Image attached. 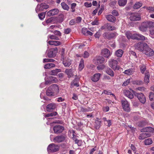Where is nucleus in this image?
I'll use <instances>...</instances> for the list:
<instances>
[{"mask_svg": "<svg viewBox=\"0 0 154 154\" xmlns=\"http://www.w3.org/2000/svg\"><path fill=\"white\" fill-rule=\"evenodd\" d=\"M154 26V23L150 21H147L143 22L139 26V29L142 32H146L147 28Z\"/></svg>", "mask_w": 154, "mask_h": 154, "instance_id": "f257e3e1", "label": "nucleus"}, {"mask_svg": "<svg viewBox=\"0 0 154 154\" xmlns=\"http://www.w3.org/2000/svg\"><path fill=\"white\" fill-rule=\"evenodd\" d=\"M117 64V61L114 59H111L109 61V66L114 70L119 69V67L118 66Z\"/></svg>", "mask_w": 154, "mask_h": 154, "instance_id": "f03ea898", "label": "nucleus"}, {"mask_svg": "<svg viewBox=\"0 0 154 154\" xmlns=\"http://www.w3.org/2000/svg\"><path fill=\"white\" fill-rule=\"evenodd\" d=\"M147 47V44L146 43L141 42L137 43L135 48L143 52L146 47Z\"/></svg>", "mask_w": 154, "mask_h": 154, "instance_id": "7ed1b4c3", "label": "nucleus"}, {"mask_svg": "<svg viewBox=\"0 0 154 154\" xmlns=\"http://www.w3.org/2000/svg\"><path fill=\"white\" fill-rule=\"evenodd\" d=\"M49 8V6L45 3H42L37 5L35 8V11L38 13L39 11H42L47 9Z\"/></svg>", "mask_w": 154, "mask_h": 154, "instance_id": "20e7f679", "label": "nucleus"}, {"mask_svg": "<svg viewBox=\"0 0 154 154\" xmlns=\"http://www.w3.org/2000/svg\"><path fill=\"white\" fill-rule=\"evenodd\" d=\"M104 58L100 56H97L93 60V62L96 65L102 63L104 62Z\"/></svg>", "mask_w": 154, "mask_h": 154, "instance_id": "39448f33", "label": "nucleus"}, {"mask_svg": "<svg viewBox=\"0 0 154 154\" xmlns=\"http://www.w3.org/2000/svg\"><path fill=\"white\" fill-rule=\"evenodd\" d=\"M148 57L153 56L154 54V51L153 49L149 48L147 45V47H146L143 52Z\"/></svg>", "mask_w": 154, "mask_h": 154, "instance_id": "423d86ee", "label": "nucleus"}, {"mask_svg": "<svg viewBox=\"0 0 154 154\" xmlns=\"http://www.w3.org/2000/svg\"><path fill=\"white\" fill-rule=\"evenodd\" d=\"M59 150V147L57 145L54 144H50L48 147V150L51 152H56Z\"/></svg>", "mask_w": 154, "mask_h": 154, "instance_id": "0eeeda50", "label": "nucleus"}, {"mask_svg": "<svg viewBox=\"0 0 154 154\" xmlns=\"http://www.w3.org/2000/svg\"><path fill=\"white\" fill-rule=\"evenodd\" d=\"M101 54L103 57L108 58H109L111 55L110 51L107 48L102 49Z\"/></svg>", "mask_w": 154, "mask_h": 154, "instance_id": "6e6552de", "label": "nucleus"}, {"mask_svg": "<svg viewBox=\"0 0 154 154\" xmlns=\"http://www.w3.org/2000/svg\"><path fill=\"white\" fill-rule=\"evenodd\" d=\"M122 106L124 110L126 112L130 111V108L128 101L126 100H122L121 101Z\"/></svg>", "mask_w": 154, "mask_h": 154, "instance_id": "1a4fd4ad", "label": "nucleus"}, {"mask_svg": "<svg viewBox=\"0 0 154 154\" xmlns=\"http://www.w3.org/2000/svg\"><path fill=\"white\" fill-rule=\"evenodd\" d=\"M136 95L140 102L143 103H145L146 101V97L143 93H137L136 95L135 94V96Z\"/></svg>", "mask_w": 154, "mask_h": 154, "instance_id": "9d476101", "label": "nucleus"}, {"mask_svg": "<svg viewBox=\"0 0 154 154\" xmlns=\"http://www.w3.org/2000/svg\"><path fill=\"white\" fill-rule=\"evenodd\" d=\"M57 52V48L51 49L48 51V55L49 57H54Z\"/></svg>", "mask_w": 154, "mask_h": 154, "instance_id": "9b49d317", "label": "nucleus"}, {"mask_svg": "<svg viewBox=\"0 0 154 154\" xmlns=\"http://www.w3.org/2000/svg\"><path fill=\"white\" fill-rule=\"evenodd\" d=\"M64 129V127L60 125H56L53 128L54 133L57 134L62 132Z\"/></svg>", "mask_w": 154, "mask_h": 154, "instance_id": "f8f14e48", "label": "nucleus"}, {"mask_svg": "<svg viewBox=\"0 0 154 154\" xmlns=\"http://www.w3.org/2000/svg\"><path fill=\"white\" fill-rule=\"evenodd\" d=\"M53 92L55 95H57L59 93V87L56 84H53L50 87Z\"/></svg>", "mask_w": 154, "mask_h": 154, "instance_id": "ddd939ff", "label": "nucleus"}, {"mask_svg": "<svg viewBox=\"0 0 154 154\" xmlns=\"http://www.w3.org/2000/svg\"><path fill=\"white\" fill-rule=\"evenodd\" d=\"M59 11L57 9H54L50 10L47 12V15L51 17L59 13Z\"/></svg>", "mask_w": 154, "mask_h": 154, "instance_id": "4468645a", "label": "nucleus"}, {"mask_svg": "<svg viewBox=\"0 0 154 154\" xmlns=\"http://www.w3.org/2000/svg\"><path fill=\"white\" fill-rule=\"evenodd\" d=\"M103 36L105 38L109 39L115 37L116 34L113 33L105 32L103 34Z\"/></svg>", "mask_w": 154, "mask_h": 154, "instance_id": "2eb2a0df", "label": "nucleus"}, {"mask_svg": "<svg viewBox=\"0 0 154 154\" xmlns=\"http://www.w3.org/2000/svg\"><path fill=\"white\" fill-rule=\"evenodd\" d=\"M65 139V137L64 136H58L54 138V141L55 142L60 143L63 141Z\"/></svg>", "mask_w": 154, "mask_h": 154, "instance_id": "dca6fc26", "label": "nucleus"}, {"mask_svg": "<svg viewBox=\"0 0 154 154\" xmlns=\"http://www.w3.org/2000/svg\"><path fill=\"white\" fill-rule=\"evenodd\" d=\"M125 35L128 39H135L134 33V32L130 31H127L125 33Z\"/></svg>", "mask_w": 154, "mask_h": 154, "instance_id": "f3484780", "label": "nucleus"}, {"mask_svg": "<svg viewBox=\"0 0 154 154\" xmlns=\"http://www.w3.org/2000/svg\"><path fill=\"white\" fill-rule=\"evenodd\" d=\"M101 75V74L99 73L95 74L91 77V79L93 82H97L99 80Z\"/></svg>", "mask_w": 154, "mask_h": 154, "instance_id": "a211bd4d", "label": "nucleus"}, {"mask_svg": "<svg viewBox=\"0 0 154 154\" xmlns=\"http://www.w3.org/2000/svg\"><path fill=\"white\" fill-rule=\"evenodd\" d=\"M151 134L148 132L144 133L141 134L139 136V139L140 140H143L145 138L149 137Z\"/></svg>", "mask_w": 154, "mask_h": 154, "instance_id": "6ab92c4d", "label": "nucleus"}, {"mask_svg": "<svg viewBox=\"0 0 154 154\" xmlns=\"http://www.w3.org/2000/svg\"><path fill=\"white\" fill-rule=\"evenodd\" d=\"M123 93L125 96L130 99H132L134 98L133 94L129 90H123Z\"/></svg>", "mask_w": 154, "mask_h": 154, "instance_id": "aec40b11", "label": "nucleus"}, {"mask_svg": "<svg viewBox=\"0 0 154 154\" xmlns=\"http://www.w3.org/2000/svg\"><path fill=\"white\" fill-rule=\"evenodd\" d=\"M142 132H154V128L151 127H147L144 128L141 130Z\"/></svg>", "mask_w": 154, "mask_h": 154, "instance_id": "412c9836", "label": "nucleus"}, {"mask_svg": "<svg viewBox=\"0 0 154 154\" xmlns=\"http://www.w3.org/2000/svg\"><path fill=\"white\" fill-rule=\"evenodd\" d=\"M150 74L149 72L145 73L144 81L145 84H147L149 82Z\"/></svg>", "mask_w": 154, "mask_h": 154, "instance_id": "4be33fe9", "label": "nucleus"}, {"mask_svg": "<svg viewBox=\"0 0 154 154\" xmlns=\"http://www.w3.org/2000/svg\"><path fill=\"white\" fill-rule=\"evenodd\" d=\"M106 18L108 20L111 22H114L116 20V18L111 15H107Z\"/></svg>", "mask_w": 154, "mask_h": 154, "instance_id": "5701e85b", "label": "nucleus"}, {"mask_svg": "<svg viewBox=\"0 0 154 154\" xmlns=\"http://www.w3.org/2000/svg\"><path fill=\"white\" fill-rule=\"evenodd\" d=\"M65 72L68 75V76L69 78L71 77L73 75V72L71 69H66Z\"/></svg>", "mask_w": 154, "mask_h": 154, "instance_id": "b1692460", "label": "nucleus"}, {"mask_svg": "<svg viewBox=\"0 0 154 154\" xmlns=\"http://www.w3.org/2000/svg\"><path fill=\"white\" fill-rule=\"evenodd\" d=\"M56 107V105L54 103L49 104L47 106V109L48 111H50L51 109H54Z\"/></svg>", "mask_w": 154, "mask_h": 154, "instance_id": "393cba45", "label": "nucleus"}, {"mask_svg": "<svg viewBox=\"0 0 154 154\" xmlns=\"http://www.w3.org/2000/svg\"><path fill=\"white\" fill-rule=\"evenodd\" d=\"M123 53V51L121 49H119L115 53V55L118 57H122Z\"/></svg>", "mask_w": 154, "mask_h": 154, "instance_id": "a878e982", "label": "nucleus"}, {"mask_svg": "<svg viewBox=\"0 0 154 154\" xmlns=\"http://www.w3.org/2000/svg\"><path fill=\"white\" fill-rule=\"evenodd\" d=\"M63 63L65 66L68 67L71 64V61L70 59H66L63 60Z\"/></svg>", "mask_w": 154, "mask_h": 154, "instance_id": "bb28decb", "label": "nucleus"}, {"mask_svg": "<svg viewBox=\"0 0 154 154\" xmlns=\"http://www.w3.org/2000/svg\"><path fill=\"white\" fill-rule=\"evenodd\" d=\"M61 72V69H55L51 70L50 72V74L51 75H56L58 73Z\"/></svg>", "mask_w": 154, "mask_h": 154, "instance_id": "cd10ccee", "label": "nucleus"}, {"mask_svg": "<svg viewBox=\"0 0 154 154\" xmlns=\"http://www.w3.org/2000/svg\"><path fill=\"white\" fill-rule=\"evenodd\" d=\"M46 93L47 95L48 96H55L50 87L47 90Z\"/></svg>", "mask_w": 154, "mask_h": 154, "instance_id": "c85d7f7f", "label": "nucleus"}, {"mask_svg": "<svg viewBox=\"0 0 154 154\" xmlns=\"http://www.w3.org/2000/svg\"><path fill=\"white\" fill-rule=\"evenodd\" d=\"M47 79L50 80L52 83H56L58 82V79L54 76H50Z\"/></svg>", "mask_w": 154, "mask_h": 154, "instance_id": "c756f323", "label": "nucleus"}, {"mask_svg": "<svg viewBox=\"0 0 154 154\" xmlns=\"http://www.w3.org/2000/svg\"><path fill=\"white\" fill-rule=\"evenodd\" d=\"M48 44L50 45L58 46L60 45V42L58 41H50L48 42Z\"/></svg>", "mask_w": 154, "mask_h": 154, "instance_id": "7c9ffc66", "label": "nucleus"}, {"mask_svg": "<svg viewBox=\"0 0 154 154\" xmlns=\"http://www.w3.org/2000/svg\"><path fill=\"white\" fill-rule=\"evenodd\" d=\"M84 60L83 59H81L80 62L79 66V71H81L84 68Z\"/></svg>", "mask_w": 154, "mask_h": 154, "instance_id": "2f4dec72", "label": "nucleus"}, {"mask_svg": "<svg viewBox=\"0 0 154 154\" xmlns=\"http://www.w3.org/2000/svg\"><path fill=\"white\" fill-rule=\"evenodd\" d=\"M104 26L106 27L107 29L109 30L112 31L116 29V28L115 26H111L109 24H106L104 25Z\"/></svg>", "mask_w": 154, "mask_h": 154, "instance_id": "473e14b6", "label": "nucleus"}, {"mask_svg": "<svg viewBox=\"0 0 154 154\" xmlns=\"http://www.w3.org/2000/svg\"><path fill=\"white\" fill-rule=\"evenodd\" d=\"M72 139L74 140L75 143L77 144L78 146H80L82 145V142L81 140H78L75 138V137L74 135H73Z\"/></svg>", "mask_w": 154, "mask_h": 154, "instance_id": "72a5a7b5", "label": "nucleus"}, {"mask_svg": "<svg viewBox=\"0 0 154 154\" xmlns=\"http://www.w3.org/2000/svg\"><path fill=\"white\" fill-rule=\"evenodd\" d=\"M106 72L107 74L112 77H113L114 76V73L113 71L109 68L107 69Z\"/></svg>", "mask_w": 154, "mask_h": 154, "instance_id": "f704fd0d", "label": "nucleus"}, {"mask_svg": "<svg viewBox=\"0 0 154 154\" xmlns=\"http://www.w3.org/2000/svg\"><path fill=\"white\" fill-rule=\"evenodd\" d=\"M135 39L144 40L145 37L140 34H135Z\"/></svg>", "mask_w": 154, "mask_h": 154, "instance_id": "c9c22d12", "label": "nucleus"}, {"mask_svg": "<svg viewBox=\"0 0 154 154\" xmlns=\"http://www.w3.org/2000/svg\"><path fill=\"white\" fill-rule=\"evenodd\" d=\"M143 8H146L147 11L149 13H153L154 12V7L151 6L146 7L144 6Z\"/></svg>", "mask_w": 154, "mask_h": 154, "instance_id": "e433bc0d", "label": "nucleus"}, {"mask_svg": "<svg viewBox=\"0 0 154 154\" xmlns=\"http://www.w3.org/2000/svg\"><path fill=\"white\" fill-rule=\"evenodd\" d=\"M55 65L53 63H49L45 64L44 66L45 69H49L54 67Z\"/></svg>", "mask_w": 154, "mask_h": 154, "instance_id": "4c0bfd02", "label": "nucleus"}, {"mask_svg": "<svg viewBox=\"0 0 154 154\" xmlns=\"http://www.w3.org/2000/svg\"><path fill=\"white\" fill-rule=\"evenodd\" d=\"M145 144L146 145H149L152 143V141L151 139L148 138L144 140Z\"/></svg>", "mask_w": 154, "mask_h": 154, "instance_id": "58836bf2", "label": "nucleus"}, {"mask_svg": "<svg viewBox=\"0 0 154 154\" xmlns=\"http://www.w3.org/2000/svg\"><path fill=\"white\" fill-rule=\"evenodd\" d=\"M100 121L99 120H96L95 122V127L97 129H99L100 126L101 124Z\"/></svg>", "mask_w": 154, "mask_h": 154, "instance_id": "ea45409f", "label": "nucleus"}, {"mask_svg": "<svg viewBox=\"0 0 154 154\" xmlns=\"http://www.w3.org/2000/svg\"><path fill=\"white\" fill-rule=\"evenodd\" d=\"M61 5L62 8L65 10L68 11L69 10V7L68 6L65 2H62L61 3Z\"/></svg>", "mask_w": 154, "mask_h": 154, "instance_id": "a19ab883", "label": "nucleus"}, {"mask_svg": "<svg viewBox=\"0 0 154 154\" xmlns=\"http://www.w3.org/2000/svg\"><path fill=\"white\" fill-rule=\"evenodd\" d=\"M127 3V0H119L118 4L120 6H124Z\"/></svg>", "mask_w": 154, "mask_h": 154, "instance_id": "79ce46f5", "label": "nucleus"}, {"mask_svg": "<svg viewBox=\"0 0 154 154\" xmlns=\"http://www.w3.org/2000/svg\"><path fill=\"white\" fill-rule=\"evenodd\" d=\"M133 71L132 69H129L125 70L124 72L125 74L128 75H131L133 73Z\"/></svg>", "mask_w": 154, "mask_h": 154, "instance_id": "37998d69", "label": "nucleus"}, {"mask_svg": "<svg viewBox=\"0 0 154 154\" xmlns=\"http://www.w3.org/2000/svg\"><path fill=\"white\" fill-rule=\"evenodd\" d=\"M46 12H42L38 14L39 17L41 20H42L44 18L46 14Z\"/></svg>", "mask_w": 154, "mask_h": 154, "instance_id": "c03bdc74", "label": "nucleus"}, {"mask_svg": "<svg viewBox=\"0 0 154 154\" xmlns=\"http://www.w3.org/2000/svg\"><path fill=\"white\" fill-rule=\"evenodd\" d=\"M149 98L150 100H154V93L150 92L149 94Z\"/></svg>", "mask_w": 154, "mask_h": 154, "instance_id": "a18cd8bd", "label": "nucleus"}, {"mask_svg": "<svg viewBox=\"0 0 154 154\" xmlns=\"http://www.w3.org/2000/svg\"><path fill=\"white\" fill-rule=\"evenodd\" d=\"M57 114V113L56 112H54L52 113H50L48 114H47L45 116V117H48L50 116H55Z\"/></svg>", "mask_w": 154, "mask_h": 154, "instance_id": "49530a36", "label": "nucleus"}, {"mask_svg": "<svg viewBox=\"0 0 154 154\" xmlns=\"http://www.w3.org/2000/svg\"><path fill=\"white\" fill-rule=\"evenodd\" d=\"M73 86L76 87H79V86L78 82H77L75 80L72 83L71 85V88H72V87H73Z\"/></svg>", "mask_w": 154, "mask_h": 154, "instance_id": "de8ad7c7", "label": "nucleus"}, {"mask_svg": "<svg viewBox=\"0 0 154 154\" xmlns=\"http://www.w3.org/2000/svg\"><path fill=\"white\" fill-rule=\"evenodd\" d=\"M149 36L152 38H154V29L149 30Z\"/></svg>", "mask_w": 154, "mask_h": 154, "instance_id": "09e8293b", "label": "nucleus"}, {"mask_svg": "<svg viewBox=\"0 0 154 154\" xmlns=\"http://www.w3.org/2000/svg\"><path fill=\"white\" fill-rule=\"evenodd\" d=\"M141 18L140 15L139 13L135 14V21L141 20Z\"/></svg>", "mask_w": 154, "mask_h": 154, "instance_id": "8fccbe9b", "label": "nucleus"}, {"mask_svg": "<svg viewBox=\"0 0 154 154\" xmlns=\"http://www.w3.org/2000/svg\"><path fill=\"white\" fill-rule=\"evenodd\" d=\"M142 5V3L138 2L135 3V9H137L140 8Z\"/></svg>", "mask_w": 154, "mask_h": 154, "instance_id": "3c124183", "label": "nucleus"}, {"mask_svg": "<svg viewBox=\"0 0 154 154\" xmlns=\"http://www.w3.org/2000/svg\"><path fill=\"white\" fill-rule=\"evenodd\" d=\"M102 94L108 95H112L114 97H115V95L113 94H112L111 92L109 91L104 90Z\"/></svg>", "mask_w": 154, "mask_h": 154, "instance_id": "603ef678", "label": "nucleus"}, {"mask_svg": "<svg viewBox=\"0 0 154 154\" xmlns=\"http://www.w3.org/2000/svg\"><path fill=\"white\" fill-rule=\"evenodd\" d=\"M141 72L142 73H144L145 71H146V68L145 66H143L140 68Z\"/></svg>", "mask_w": 154, "mask_h": 154, "instance_id": "864d4df0", "label": "nucleus"}, {"mask_svg": "<svg viewBox=\"0 0 154 154\" xmlns=\"http://www.w3.org/2000/svg\"><path fill=\"white\" fill-rule=\"evenodd\" d=\"M76 5V4L75 3H73L71 4V8L72 9V11L74 12L75 11V8Z\"/></svg>", "mask_w": 154, "mask_h": 154, "instance_id": "5fc2aeb1", "label": "nucleus"}, {"mask_svg": "<svg viewBox=\"0 0 154 154\" xmlns=\"http://www.w3.org/2000/svg\"><path fill=\"white\" fill-rule=\"evenodd\" d=\"M80 110L81 111L83 112H88L90 111V109L81 107L80 108Z\"/></svg>", "mask_w": 154, "mask_h": 154, "instance_id": "6e6d98bb", "label": "nucleus"}, {"mask_svg": "<svg viewBox=\"0 0 154 154\" xmlns=\"http://www.w3.org/2000/svg\"><path fill=\"white\" fill-rule=\"evenodd\" d=\"M48 37L51 39H55L56 40H58L59 38L57 36L53 35H51L48 36Z\"/></svg>", "mask_w": 154, "mask_h": 154, "instance_id": "4d7b16f0", "label": "nucleus"}, {"mask_svg": "<svg viewBox=\"0 0 154 154\" xmlns=\"http://www.w3.org/2000/svg\"><path fill=\"white\" fill-rule=\"evenodd\" d=\"M130 82V79L127 80L126 81H125L123 83L122 86H126L128 85Z\"/></svg>", "mask_w": 154, "mask_h": 154, "instance_id": "13d9d810", "label": "nucleus"}, {"mask_svg": "<svg viewBox=\"0 0 154 154\" xmlns=\"http://www.w3.org/2000/svg\"><path fill=\"white\" fill-rule=\"evenodd\" d=\"M143 83L142 81L140 80H137L135 81V85H142Z\"/></svg>", "mask_w": 154, "mask_h": 154, "instance_id": "bf43d9fd", "label": "nucleus"}, {"mask_svg": "<svg viewBox=\"0 0 154 154\" xmlns=\"http://www.w3.org/2000/svg\"><path fill=\"white\" fill-rule=\"evenodd\" d=\"M82 33L83 34L86 35L88 30H87V28H83L82 29Z\"/></svg>", "mask_w": 154, "mask_h": 154, "instance_id": "052dcab7", "label": "nucleus"}, {"mask_svg": "<svg viewBox=\"0 0 154 154\" xmlns=\"http://www.w3.org/2000/svg\"><path fill=\"white\" fill-rule=\"evenodd\" d=\"M84 5L87 8H89L92 6V4L91 3H88V2H85L84 3Z\"/></svg>", "mask_w": 154, "mask_h": 154, "instance_id": "680f3d73", "label": "nucleus"}, {"mask_svg": "<svg viewBox=\"0 0 154 154\" xmlns=\"http://www.w3.org/2000/svg\"><path fill=\"white\" fill-rule=\"evenodd\" d=\"M130 19L131 21L135 20V14H131L130 17Z\"/></svg>", "mask_w": 154, "mask_h": 154, "instance_id": "e2e57ef3", "label": "nucleus"}, {"mask_svg": "<svg viewBox=\"0 0 154 154\" xmlns=\"http://www.w3.org/2000/svg\"><path fill=\"white\" fill-rule=\"evenodd\" d=\"M76 23L75 19H73L71 20L69 22V24L70 25H72Z\"/></svg>", "mask_w": 154, "mask_h": 154, "instance_id": "0e129e2a", "label": "nucleus"}, {"mask_svg": "<svg viewBox=\"0 0 154 154\" xmlns=\"http://www.w3.org/2000/svg\"><path fill=\"white\" fill-rule=\"evenodd\" d=\"M76 23H80L82 20V18L80 17H78L75 20Z\"/></svg>", "mask_w": 154, "mask_h": 154, "instance_id": "69168bd1", "label": "nucleus"}, {"mask_svg": "<svg viewBox=\"0 0 154 154\" xmlns=\"http://www.w3.org/2000/svg\"><path fill=\"white\" fill-rule=\"evenodd\" d=\"M103 109L104 111L106 112L109 110V107L108 106H104L103 107Z\"/></svg>", "mask_w": 154, "mask_h": 154, "instance_id": "338daca9", "label": "nucleus"}, {"mask_svg": "<svg viewBox=\"0 0 154 154\" xmlns=\"http://www.w3.org/2000/svg\"><path fill=\"white\" fill-rule=\"evenodd\" d=\"M89 53L88 52L85 51L84 53L83 57L84 58H87L89 56Z\"/></svg>", "mask_w": 154, "mask_h": 154, "instance_id": "774afa93", "label": "nucleus"}]
</instances>
